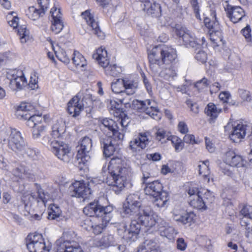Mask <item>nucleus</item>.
Returning <instances> with one entry per match:
<instances>
[{"label":"nucleus","instance_id":"1","mask_svg":"<svg viewBox=\"0 0 252 252\" xmlns=\"http://www.w3.org/2000/svg\"><path fill=\"white\" fill-rule=\"evenodd\" d=\"M109 174L106 179L107 184L112 187L116 194H119L124 188L132 187L130 182L132 169L119 158H112L108 166Z\"/></svg>","mask_w":252,"mask_h":252},{"label":"nucleus","instance_id":"2","mask_svg":"<svg viewBox=\"0 0 252 252\" xmlns=\"http://www.w3.org/2000/svg\"><path fill=\"white\" fill-rule=\"evenodd\" d=\"M2 144L17 154L22 155L26 147V142L21 133L15 129L10 128L3 132L1 136Z\"/></svg>","mask_w":252,"mask_h":252},{"label":"nucleus","instance_id":"3","mask_svg":"<svg viewBox=\"0 0 252 252\" xmlns=\"http://www.w3.org/2000/svg\"><path fill=\"white\" fill-rule=\"evenodd\" d=\"M93 105L92 95L87 91H80L67 104V111L73 117L79 116L85 108Z\"/></svg>","mask_w":252,"mask_h":252},{"label":"nucleus","instance_id":"4","mask_svg":"<svg viewBox=\"0 0 252 252\" xmlns=\"http://www.w3.org/2000/svg\"><path fill=\"white\" fill-rule=\"evenodd\" d=\"M113 211L112 206H104L98 200L90 202L83 209V212L86 215L95 219L97 218L104 222H110L112 217Z\"/></svg>","mask_w":252,"mask_h":252},{"label":"nucleus","instance_id":"5","mask_svg":"<svg viewBox=\"0 0 252 252\" xmlns=\"http://www.w3.org/2000/svg\"><path fill=\"white\" fill-rule=\"evenodd\" d=\"M13 177L11 186L16 191L19 192L23 190L22 180L24 177L29 179H33L36 173L32 170L27 169L22 163H17L12 170Z\"/></svg>","mask_w":252,"mask_h":252},{"label":"nucleus","instance_id":"6","mask_svg":"<svg viewBox=\"0 0 252 252\" xmlns=\"http://www.w3.org/2000/svg\"><path fill=\"white\" fill-rule=\"evenodd\" d=\"M224 129L229 135L230 139L235 143H238L244 139L247 133L250 132V127L241 122H229L224 126Z\"/></svg>","mask_w":252,"mask_h":252},{"label":"nucleus","instance_id":"7","mask_svg":"<svg viewBox=\"0 0 252 252\" xmlns=\"http://www.w3.org/2000/svg\"><path fill=\"white\" fill-rule=\"evenodd\" d=\"M141 203L139 195L137 193L129 194L124 203L121 215L123 217H130L137 213L140 209Z\"/></svg>","mask_w":252,"mask_h":252},{"label":"nucleus","instance_id":"8","mask_svg":"<svg viewBox=\"0 0 252 252\" xmlns=\"http://www.w3.org/2000/svg\"><path fill=\"white\" fill-rule=\"evenodd\" d=\"M34 186L36 188L38 196L36 197L33 193L23 196L22 201L25 204V209L32 206L34 202L45 206V203L50 199V194L42 189L40 185L35 183Z\"/></svg>","mask_w":252,"mask_h":252},{"label":"nucleus","instance_id":"9","mask_svg":"<svg viewBox=\"0 0 252 252\" xmlns=\"http://www.w3.org/2000/svg\"><path fill=\"white\" fill-rule=\"evenodd\" d=\"M130 107L140 112H145L154 119H159V116H158L159 110L156 104L154 101H151L149 99L144 101L134 99L132 101Z\"/></svg>","mask_w":252,"mask_h":252},{"label":"nucleus","instance_id":"10","mask_svg":"<svg viewBox=\"0 0 252 252\" xmlns=\"http://www.w3.org/2000/svg\"><path fill=\"white\" fill-rule=\"evenodd\" d=\"M101 129L106 133L108 136H112L115 141L121 142L124 138V133L119 129L117 124L111 119L102 118L99 120Z\"/></svg>","mask_w":252,"mask_h":252},{"label":"nucleus","instance_id":"11","mask_svg":"<svg viewBox=\"0 0 252 252\" xmlns=\"http://www.w3.org/2000/svg\"><path fill=\"white\" fill-rule=\"evenodd\" d=\"M27 247L30 252H49L51 246L47 245L40 234H29L27 237Z\"/></svg>","mask_w":252,"mask_h":252},{"label":"nucleus","instance_id":"12","mask_svg":"<svg viewBox=\"0 0 252 252\" xmlns=\"http://www.w3.org/2000/svg\"><path fill=\"white\" fill-rule=\"evenodd\" d=\"M92 147V140L89 137H83L77 147L76 159L79 164L87 165L89 162L91 157L90 151Z\"/></svg>","mask_w":252,"mask_h":252},{"label":"nucleus","instance_id":"13","mask_svg":"<svg viewBox=\"0 0 252 252\" xmlns=\"http://www.w3.org/2000/svg\"><path fill=\"white\" fill-rule=\"evenodd\" d=\"M52 152L59 159L68 163L72 158L73 155L68 145L63 141L54 140L51 142Z\"/></svg>","mask_w":252,"mask_h":252},{"label":"nucleus","instance_id":"14","mask_svg":"<svg viewBox=\"0 0 252 252\" xmlns=\"http://www.w3.org/2000/svg\"><path fill=\"white\" fill-rule=\"evenodd\" d=\"M135 215V218L138 219L143 227L151 228L155 225V217L154 211L149 207H142Z\"/></svg>","mask_w":252,"mask_h":252},{"label":"nucleus","instance_id":"15","mask_svg":"<svg viewBox=\"0 0 252 252\" xmlns=\"http://www.w3.org/2000/svg\"><path fill=\"white\" fill-rule=\"evenodd\" d=\"M130 217L132 218L128 227L127 228L126 225L124 226L125 230L124 232L123 238L127 241H134L143 226L138 219L135 218V215Z\"/></svg>","mask_w":252,"mask_h":252},{"label":"nucleus","instance_id":"16","mask_svg":"<svg viewBox=\"0 0 252 252\" xmlns=\"http://www.w3.org/2000/svg\"><path fill=\"white\" fill-rule=\"evenodd\" d=\"M163 46H157L154 47L148 54L150 68L155 71L162 65Z\"/></svg>","mask_w":252,"mask_h":252},{"label":"nucleus","instance_id":"17","mask_svg":"<svg viewBox=\"0 0 252 252\" xmlns=\"http://www.w3.org/2000/svg\"><path fill=\"white\" fill-rule=\"evenodd\" d=\"M70 195L72 197L86 198L91 193L88 184L79 181L75 182L69 187Z\"/></svg>","mask_w":252,"mask_h":252},{"label":"nucleus","instance_id":"18","mask_svg":"<svg viewBox=\"0 0 252 252\" xmlns=\"http://www.w3.org/2000/svg\"><path fill=\"white\" fill-rule=\"evenodd\" d=\"M19 17H13L11 20L7 21L8 24L12 27L14 29L19 27L18 30V33L20 36V39L22 43H25L29 39L30 32L27 29L26 26L23 25L21 22L20 21Z\"/></svg>","mask_w":252,"mask_h":252},{"label":"nucleus","instance_id":"19","mask_svg":"<svg viewBox=\"0 0 252 252\" xmlns=\"http://www.w3.org/2000/svg\"><path fill=\"white\" fill-rule=\"evenodd\" d=\"M57 252H84L78 243L74 241H57Z\"/></svg>","mask_w":252,"mask_h":252},{"label":"nucleus","instance_id":"20","mask_svg":"<svg viewBox=\"0 0 252 252\" xmlns=\"http://www.w3.org/2000/svg\"><path fill=\"white\" fill-rule=\"evenodd\" d=\"M151 142L146 133H139L137 137L129 142V147L133 152H136L138 148V150L145 149Z\"/></svg>","mask_w":252,"mask_h":252},{"label":"nucleus","instance_id":"21","mask_svg":"<svg viewBox=\"0 0 252 252\" xmlns=\"http://www.w3.org/2000/svg\"><path fill=\"white\" fill-rule=\"evenodd\" d=\"M145 194L152 197H157L163 191L162 184L158 181H151L142 185Z\"/></svg>","mask_w":252,"mask_h":252},{"label":"nucleus","instance_id":"22","mask_svg":"<svg viewBox=\"0 0 252 252\" xmlns=\"http://www.w3.org/2000/svg\"><path fill=\"white\" fill-rule=\"evenodd\" d=\"M141 6L143 10L148 15H161V6L154 0H144Z\"/></svg>","mask_w":252,"mask_h":252},{"label":"nucleus","instance_id":"23","mask_svg":"<svg viewBox=\"0 0 252 252\" xmlns=\"http://www.w3.org/2000/svg\"><path fill=\"white\" fill-rule=\"evenodd\" d=\"M240 213L243 216L241 218V225L245 227L248 233L252 231V226L250 223V221L252 220V206H244L240 211Z\"/></svg>","mask_w":252,"mask_h":252},{"label":"nucleus","instance_id":"24","mask_svg":"<svg viewBox=\"0 0 252 252\" xmlns=\"http://www.w3.org/2000/svg\"><path fill=\"white\" fill-rule=\"evenodd\" d=\"M226 164L233 167H242L244 165V160L241 156L236 155L235 152L230 151L226 153L224 158Z\"/></svg>","mask_w":252,"mask_h":252},{"label":"nucleus","instance_id":"25","mask_svg":"<svg viewBox=\"0 0 252 252\" xmlns=\"http://www.w3.org/2000/svg\"><path fill=\"white\" fill-rule=\"evenodd\" d=\"M112 139L113 138L112 136H108L101 141V145L103 149V154L106 157H110L113 155L118 148V144L115 143V141L113 142Z\"/></svg>","mask_w":252,"mask_h":252},{"label":"nucleus","instance_id":"26","mask_svg":"<svg viewBox=\"0 0 252 252\" xmlns=\"http://www.w3.org/2000/svg\"><path fill=\"white\" fill-rule=\"evenodd\" d=\"M177 57L176 51L174 49L163 46L162 64L173 65L177 61Z\"/></svg>","mask_w":252,"mask_h":252},{"label":"nucleus","instance_id":"27","mask_svg":"<svg viewBox=\"0 0 252 252\" xmlns=\"http://www.w3.org/2000/svg\"><path fill=\"white\" fill-rule=\"evenodd\" d=\"M33 109V107L29 103H22L18 106L15 112V115L20 120H27L28 117L31 115V114L28 112Z\"/></svg>","mask_w":252,"mask_h":252},{"label":"nucleus","instance_id":"28","mask_svg":"<svg viewBox=\"0 0 252 252\" xmlns=\"http://www.w3.org/2000/svg\"><path fill=\"white\" fill-rule=\"evenodd\" d=\"M137 252H161L158 246L154 240H146L137 248Z\"/></svg>","mask_w":252,"mask_h":252},{"label":"nucleus","instance_id":"29","mask_svg":"<svg viewBox=\"0 0 252 252\" xmlns=\"http://www.w3.org/2000/svg\"><path fill=\"white\" fill-rule=\"evenodd\" d=\"M39 8H37L34 6H31L28 9L29 13L27 14L41 15L45 14L49 4V0H37Z\"/></svg>","mask_w":252,"mask_h":252},{"label":"nucleus","instance_id":"30","mask_svg":"<svg viewBox=\"0 0 252 252\" xmlns=\"http://www.w3.org/2000/svg\"><path fill=\"white\" fill-rule=\"evenodd\" d=\"M65 123L62 120L57 121L52 126L51 135L52 138L56 139L62 136L65 131Z\"/></svg>","mask_w":252,"mask_h":252},{"label":"nucleus","instance_id":"31","mask_svg":"<svg viewBox=\"0 0 252 252\" xmlns=\"http://www.w3.org/2000/svg\"><path fill=\"white\" fill-rule=\"evenodd\" d=\"M221 109L218 108L214 103H209L207 104V111L206 112L208 117V121L209 124H214L219 114L221 112Z\"/></svg>","mask_w":252,"mask_h":252},{"label":"nucleus","instance_id":"32","mask_svg":"<svg viewBox=\"0 0 252 252\" xmlns=\"http://www.w3.org/2000/svg\"><path fill=\"white\" fill-rule=\"evenodd\" d=\"M84 19L88 25L92 28L95 34L101 39L104 37V33L100 31L98 26L97 17H84Z\"/></svg>","mask_w":252,"mask_h":252},{"label":"nucleus","instance_id":"33","mask_svg":"<svg viewBox=\"0 0 252 252\" xmlns=\"http://www.w3.org/2000/svg\"><path fill=\"white\" fill-rule=\"evenodd\" d=\"M107 55L106 50L102 49H97L96 54L93 55V58L95 59L98 63L105 69L109 66V63Z\"/></svg>","mask_w":252,"mask_h":252},{"label":"nucleus","instance_id":"34","mask_svg":"<svg viewBox=\"0 0 252 252\" xmlns=\"http://www.w3.org/2000/svg\"><path fill=\"white\" fill-rule=\"evenodd\" d=\"M206 27L209 29L208 31L209 36L210 40L214 44V46H218L219 43L222 41L221 32L219 30H215L212 26L211 28H210V25L209 24L208 26L206 24Z\"/></svg>","mask_w":252,"mask_h":252},{"label":"nucleus","instance_id":"35","mask_svg":"<svg viewBox=\"0 0 252 252\" xmlns=\"http://www.w3.org/2000/svg\"><path fill=\"white\" fill-rule=\"evenodd\" d=\"M202 194L201 192H197V194L193 196V198L190 199V205L199 210H205V202L203 199Z\"/></svg>","mask_w":252,"mask_h":252},{"label":"nucleus","instance_id":"36","mask_svg":"<svg viewBox=\"0 0 252 252\" xmlns=\"http://www.w3.org/2000/svg\"><path fill=\"white\" fill-rule=\"evenodd\" d=\"M18 75L13 76V79L11 80V83L16 85L18 90H22L24 87L27 85V79L22 70L18 72Z\"/></svg>","mask_w":252,"mask_h":252},{"label":"nucleus","instance_id":"37","mask_svg":"<svg viewBox=\"0 0 252 252\" xmlns=\"http://www.w3.org/2000/svg\"><path fill=\"white\" fill-rule=\"evenodd\" d=\"M153 201L154 205L158 208H161L165 206L169 199V195L168 192L163 191L157 197H153Z\"/></svg>","mask_w":252,"mask_h":252},{"label":"nucleus","instance_id":"38","mask_svg":"<svg viewBox=\"0 0 252 252\" xmlns=\"http://www.w3.org/2000/svg\"><path fill=\"white\" fill-rule=\"evenodd\" d=\"M51 29L56 34L60 32L64 27L61 17H51Z\"/></svg>","mask_w":252,"mask_h":252},{"label":"nucleus","instance_id":"39","mask_svg":"<svg viewBox=\"0 0 252 252\" xmlns=\"http://www.w3.org/2000/svg\"><path fill=\"white\" fill-rule=\"evenodd\" d=\"M160 76L164 79L171 81L174 79V77L177 76L176 70L174 67L170 65L169 67L163 69L160 73Z\"/></svg>","mask_w":252,"mask_h":252},{"label":"nucleus","instance_id":"40","mask_svg":"<svg viewBox=\"0 0 252 252\" xmlns=\"http://www.w3.org/2000/svg\"><path fill=\"white\" fill-rule=\"evenodd\" d=\"M191 32L189 31L188 32H187L183 37H181L183 42L184 43L185 45L187 47H191L192 48H197L199 49L200 47L202 46L205 42V38L204 37L202 38L201 44L200 43H193L191 41L189 42V38H190V36L191 35Z\"/></svg>","mask_w":252,"mask_h":252},{"label":"nucleus","instance_id":"41","mask_svg":"<svg viewBox=\"0 0 252 252\" xmlns=\"http://www.w3.org/2000/svg\"><path fill=\"white\" fill-rule=\"evenodd\" d=\"M224 9L228 16H245V11L240 6H232L227 4L224 6Z\"/></svg>","mask_w":252,"mask_h":252},{"label":"nucleus","instance_id":"42","mask_svg":"<svg viewBox=\"0 0 252 252\" xmlns=\"http://www.w3.org/2000/svg\"><path fill=\"white\" fill-rule=\"evenodd\" d=\"M124 81V89L126 94H133L135 93L137 84L136 83L134 82L131 80H126L123 79Z\"/></svg>","mask_w":252,"mask_h":252},{"label":"nucleus","instance_id":"43","mask_svg":"<svg viewBox=\"0 0 252 252\" xmlns=\"http://www.w3.org/2000/svg\"><path fill=\"white\" fill-rule=\"evenodd\" d=\"M73 63L77 66L81 67L86 65V61L84 57L78 51H74L73 52V57H72Z\"/></svg>","mask_w":252,"mask_h":252},{"label":"nucleus","instance_id":"44","mask_svg":"<svg viewBox=\"0 0 252 252\" xmlns=\"http://www.w3.org/2000/svg\"><path fill=\"white\" fill-rule=\"evenodd\" d=\"M124 81L122 79H117L116 81L111 83V89L113 93L122 94H125L124 89Z\"/></svg>","mask_w":252,"mask_h":252},{"label":"nucleus","instance_id":"45","mask_svg":"<svg viewBox=\"0 0 252 252\" xmlns=\"http://www.w3.org/2000/svg\"><path fill=\"white\" fill-rule=\"evenodd\" d=\"M62 216V211L57 205L53 204L51 206L50 211L48 213V219L49 220H59Z\"/></svg>","mask_w":252,"mask_h":252},{"label":"nucleus","instance_id":"46","mask_svg":"<svg viewBox=\"0 0 252 252\" xmlns=\"http://www.w3.org/2000/svg\"><path fill=\"white\" fill-rule=\"evenodd\" d=\"M24 154L32 160H37L40 157V152L38 150L28 147L27 144L26 148L24 149L22 155Z\"/></svg>","mask_w":252,"mask_h":252},{"label":"nucleus","instance_id":"47","mask_svg":"<svg viewBox=\"0 0 252 252\" xmlns=\"http://www.w3.org/2000/svg\"><path fill=\"white\" fill-rule=\"evenodd\" d=\"M99 243L100 246L105 248H107L111 246H114L116 244L114 236L110 234H108L102 237L100 239Z\"/></svg>","mask_w":252,"mask_h":252},{"label":"nucleus","instance_id":"48","mask_svg":"<svg viewBox=\"0 0 252 252\" xmlns=\"http://www.w3.org/2000/svg\"><path fill=\"white\" fill-rule=\"evenodd\" d=\"M105 71L107 75L117 77L122 71V68L116 64L110 65L106 67Z\"/></svg>","mask_w":252,"mask_h":252},{"label":"nucleus","instance_id":"49","mask_svg":"<svg viewBox=\"0 0 252 252\" xmlns=\"http://www.w3.org/2000/svg\"><path fill=\"white\" fill-rule=\"evenodd\" d=\"M160 233L161 236L166 237L169 239H171L175 235L177 234V231L174 228L173 226H169V225L163 229L160 230Z\"/></svg>","mask_w":252,"mask_h":252},{"label":"nucleus","instance_id":"50","mask_svg":"<svg viewBox=\"0 0 252 252\" xmlns=\"http://www.w3.org/2000/svg\"><path fill=\"white\" fill-rule=\"evenodd\" d=\"M172 28L173 32L180 38L183 37V36L189 31L182 24L178 23H175L174 25L172 26Z\"/></svg>","mask_w":252,"mask_h":252},{"label":"nucleus","instance_id":"51","mask_svg":"<svg viewBox=\"0 0 252 252\" xmlns=\"http://www.w3.org/2000/svg\"><path fill=\"white\" fill-rule=\"evenodd\" d=\"M55 54L58 59L63 63L68 64L70 62V58L64 49L60 48L58 51H55Z\"/></svg>","mask_w":252,"mask_h":252},{"label":"nucleus","instance_id":"52","mask_svg":"<svg viewBox=\"0 0 252 252\" xmlns=\"http://www.w3.org/2000/svg\"><path fill=\"white\" fill-rule=\"evenodd\" d=\"M169 140L171 141L177 152L181 151L184 146L182 140L176 136H170Z\"/></svg>","mask_w":252,"mask_h":252},{"label":"nucleus","instance_id":"53","mask_svg":"<svg viewBox=\"0 0 252 252\" xmlns=\"http://www.w3.org/2000/svg\"><path fill=\"white\" fill-rule=\"evenodd\" d=\"M101 222H95L94 221L93 227L92 229L93 232L95 235H98L102 233L103 229L106 227V224L108 222L103 221L102 220H100Z\"/></svg>","mask_w":252,"mask_h":252},{"label":"nucleus","instance_id":"54","mask_svg":"<svg viewBox=\"0 0 252 252\" xmlns=\"http://www.w3.org/2000/svg\"><path fill=\"white\" fill-rule=\"evenodd\" d=\"M170 136H169L166 131L163 129H159L156 133V139L162 143L166 142V139L169 140Z\"/></svg>","mask_w":252,"mask_h":252},{"label":"nucleus","instance_id":"55","mask_svg":"<svg viewBox=\"0 0 252 252\" xmlns=\"http://www.w3.org/2000/svg\"><path fill=\"white\" fill-rule=\"evenodd\" d=\"M195 215L193 212H183L182 219L180 221V223L186 224L188 223H190L193 220Z\"/></svg>","mask_w":252,"mask_h":252},{"label":"nucleus","instance_id":"56","mask_svg":"<svg viewBox=\"0 0 252 252\" xmlns=\"http://www.w3.org/2000/svg\"><path fill=\"white\" fill-rule=\"evenodd\" d=\"M158 20L161 26H170L172 28V26H174L175 23L171 17H158Z\"/></svg>","mask_w":252,"mask_h":252},{"label":"nucleus","instance_id":"57","mask_svg":"<svg viewBox=\"0 0 252 252\" xmlns=\"http://www.w3.org/2000/svg\"><path fill=\"white\" fill-rule=\"evenodd\" d=\"M45 132V126L42 125L37 126L32 129V137L34 139H37L40 136L44 135Z\"/></svg>","mask_w":252,"mask_h":252},{"label":"nucleus","instance_id":"58","mask_svg":"<svg viewBox=\"0 0 252 252\" xmlns=\"http://www.w3.org/2000/svg\"><path fill=\"white\" fill-rule=\"evenodd\" d=\"M130 95L125 93V94H121L120 97L117 98V100L121 104H124L126 107H130L131 103H130V98H129Z\"/></svg>","mask_w":252,"mask_h":252},{"label":"nucleus","instance_id":"59","mask_svg":"<svg viewBox=\"0 0 252 252\" xmlns=\"http://www.w3.org/2000/svg\"><path fill=\"white\" fill-rule=\"evenodd\" d=\"M238 93L240 96L244 101H251L252 100V94L250 92L240 89L238 90Z\"/></svg>","mask_w":252,"mask_h":252},{"label":"nucleus","instance_id":"60","mask_svg":"<svg viewBox=\"0 0 252 252\" xmlns=\"http://www.w3.org/2000/svg\"><path fill=\"white\" fill-rule=\"evenodd\" d=\"M95 221V218L90 219L87 218L82 223V226L86 230L91 231L93 227L94 222Z\"/></svg>","mask_w":252,"mask_h":252},{"label":"nucleus","instance_id":"61","mask_svg":"<svg viewBox=\"0 0 252 252\" xmlns=\"http://www.w3.org/2000/svg\"><path fill=\"white\" fill-rule=\"evenodd\" d=\"M241 32L244 36L247 42H251L252 38L251 35V29L249 25H247L245 28L242 30Z\"/></svg>","mask_w":252,"mask_h":252},{"label":"nucleus","instance_id":"62","mask_svg":"<svg viewBox=\"0 0 252 252\" xmlns=\"http://www.w3.org/2000/svg\"><path fill=\"white\" fill-rule=\"evenodd\" d=\"M155 217V225L156 224L159 226V230L163 229L168 225V223L163 219L156 215Z\"/></svg>","mask_w":252,"mask_h":252},{"label":"nucleus","instance_id":"63","mask_svg":"<svg viewBox=\"0 0 252 252\" xmlns=\"http://www.w3.org/2000/svg\"><path fill=\"white\" fill-rule=\"evenodd\" d=\"M38 77L36 76L35 74H33L32 75L30 78V82L28 84L29 88H30L32 90H34L38 88Z\"/></svg>","mask_w":252,"mask_h":252},{"label":"nucleus","instance_id":"64","mask_svg":"<svg viewBox=\"0 0 252 252\" xmlns=\"http://www.w3.org/2000/svg\"><path fill=\"white\" fill-rule=\"evenodd\" d=\"M194 87L198 91L201 92L203 91L205 87V77L197 81L194 85Z\"/></svg>","mask_w":252,"mask_h":252}]
</instances>
